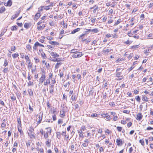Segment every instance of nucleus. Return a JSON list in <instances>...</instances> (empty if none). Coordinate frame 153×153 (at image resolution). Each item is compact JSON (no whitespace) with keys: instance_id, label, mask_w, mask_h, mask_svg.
<instances>
[{"instance_id":"1","label":"nucleus","mask_w":153,"mask_h":153,"mask_svg":"<svg viewBox=\"0 0 153 153\" xmlns=\"http://www.w3.org/2000/svg\"><path fill=\"white\" fill-rule=\"evenodd\" d=\"M67 107H64L61 110L60 114V117H63L65 116V113L66 112Z\"/></svg>"},{"instance_id":"2","label":"nucleus","mask_w":153,"mask_h":153,"mask_svg":"<svg viewBox=\"0 0 153 153\" xmlns=\"http://www.w3.org/2000/svg\"><path fill=\"white\" fill-rule=\"evenodd\" d=\"M83 54H82V53L80 52H78L74 54L72 56L73 58H78L81 57L82 56Z\"/></svg>"},{"instance_id":"3","label":"nucleus","mask_w":153,"mask_h":153,"mask_svg":"<svg viewBox=\"0 0 153 153\" xmlns=\"http://www.w3.org/2000/svg\"><path fill=\"white\" fill-rule=\"evenodd\" d=\"M45 74L43 73L42 74L41 77L39 79V82L41 83H42L44 80L45 79Z\"/></svg>"},{"instance_id":"4","label":"nucleus","mask_w":153,"mask_h":153,"mask_svg":"<svg viewBox=\"0 0 153 153\" xmlns=\"http://www.w3.org/2000/svg\"><path fill=\"white\" fill-rule=\"evenodd\" d=\"M143 117V115L141 113H139L137 115L136 119L138 120H140Z\"/></svg>"},{"instance_id":"5","label":"nucleus","mask_w":153,"mask_h":153,"mask_svg":"<svg viewBox=\"0 0 153 153\" xmlns=\"http://www.w3.org/2000/svg\"><path fill=\"white\" fill-rule=\"evenodd\" d=\"M42 114H43V113H41V112H40L39 115V121L37 122V123L39 124L42 119Z\"/></svg>"},{"instance_id":"6","label":"nucleus","mask_w":153,"mask_h":153,"mask_svg":"<svg viewBox=\"0 0 153 153\" xmlns=\"http://www.w3.org/2000/svg\"><path fill=\"white\" fill-rule=\"evenodd\" d=\"M61 134L64 137L65 139H68L69 138L68 135H67L66 134V131H62V132Z\"/></svg>"},{"instance_id":"7","label":"nucleus","mask_w":153,"mask_h":153,"mask_svg":"<svg viewBox=\"0 0 153 153\" xmlns=\"http://www.w3.org/2000/svg\"><path fill=\"white\" fill-rule=\"evenodd\" d=\"M53 3H51L50 5L48 6H42L43 9L46 10H49L50 8H49L50 7H53Z\"/></svg>"},{"instance_id":"8","label":"nucleus","mask_w":153,"mask_h":153,"mask_svg":"<svg viewBox=\"0 0 153 153\" xmlns=\"http://www.w3.org/2000/svg\"><path fill=\"white\" fill-rule=\"evenodd\" d=\"M41 15L40 13H37L35 15L34 20H37L40 16Z\"/></svg>"},{"instance_id":"9","label":"nucleus","mask_w":153,"mask_h":153,"mask_svg":"<svg viewBox=\"0 0 153 153\" xmlns=\"http://www.w3.org/2000/svg\"><path fill=\"white\" fill-rule=\"evenodd\" d=\"M49 43L50 44L52 45H59V43L55 41H49Z\"/></svg>"},{"instance_id":"10","label":"nucleus","mask_w":153,"mask_h":153,"mask_svg":"<svg viewBox=\"0 0 153 153\" xmlns=\"http://www.w3.org/2000/svg\"><path fill=\"white\" fill-rule=\"evenodd\" d=\"M50 53L51 56L54 57H58L59 56V55H58L56 53H54L53 52H51Z\"/></svg>"},{"instance_id":"11","label":"nucleus","mask_w":153,"mask_h":153,"mask_svg":"<svg viewBox=\"0 0 153 153\" xmlns=\"http://www.w3.org/2000/svg\"><path fill=\"white\" fill-rule=\"evenodd\" d=\"M12 4V1L11 0H9L7 2L6 4H5V6H10Z\"/></svg>"},{"instance_id":"12","label":"nucleus","mask_w":153,"mask_h":153,"mask_svg":"<svg viewBox=\"0 0 153 153\" xmlns=\"http://www.w3.org/2000/svg\"><path fill=\"white\" fill-rule=\"evenodd\" d=\"M116 142L118 146L121 145L122 144V141L119 139H117Z\"/></svg>"},{"instance_id":"13","label":"nucleus","mask_w":153,"mask_h":153,"mask_svg":"<svg viewBox=\"0 0 153 153\" xmlns=\"http://www.w3.org/2000/svg\"><path fill=\"white\" fill-rule=\"evenodd\" d=\"M45 27V25H43L42 26H38L37 27V29L38 30H40L43 29Z\"/></svg>"},{"instance_id":"14","label":"nucleus","mask_w":153,"mask_h":153,"mask_svg":"<svg viewBox=\"0 0 153 153\" xmlns=\"http://www.w3.org/2000/svg\"><path fill=\"white\" fill-rule=\"evenodd\" d=\"M5 120L4 119L3 120V123L1 124V127L2 128H4L6 126V124L5 122Z\"/></svg>"},{"instance_id":"15","label":"nucleus","mask_w":153,"mask_h":153,"mask_svg":"<svg viewBox=\"0 0 153 153\" xmlns=\"http://www.w3.org/2000/svg\"><path fill=\"white\" fill-rule=\"evenodd\" d=\"M51 140H49V139H48L47 140H46L45 142V143L48 146H50V143H51Z\"/></svg>"},{"instance_id":"16","label":"nucleus","mask_w":153,"mask_h":153,"mask_svg":"<svg viewBox=\"0 0 153 153\" xmlns=\"http://www.w3.org/2000/svg\"><path fill=\"white\" fill-rule=\"evenodd\" d=\"M122 21L121 20V19H118L117 21L116 22L114 26H116L117 25H118V24H120L121 22Z\"/></svg>"},{"instance_id":"17","label":"nucleus","mask_w":153,"mask_h":153,"mask_svg":"<svg viewBox=\"0 0 153 153\" xmlns=\"http://www.w3.org/2000/svg\"><path fill=\"white\" fill-rule=\"evenodd\" d=\"M80 30V28H77L76 29H74V30L71 32V33L72 34H74L75 33H76L79 31Z\"/></svg>"},{"instance_id":"18","label":"nucleus","mask_w":153,"mask_h":153,"mask_svg":"<svg viewBox=\"0 0 153 153\" xmlns=\"http://www.w3.org/2000/svg\"><path fill=\"white\" fill-rule=\"evenodd\" d=\"M86 35L85 34H82L79 37V39H81L82 41V42H84V41L86 39H83V37Z\"/></svg>"},{"instance_id":"19","label":"nucleus","mask_w":153,"mask_h":153,"mask_svg":"<svg viewBox=\"0 0 153 153\" xmlns=\"http://www.w3.org/2000/svg\"><path fill=\"white\" fill-rule=\"evenodd\" d=\"M148 98L146 97L145 96L143 95L142 96V100L143 101L145 102H147L148 101Z\"/></svg>"},{"instance_id":"20","label":"nucleus","mask_w":153,"mask_h":153,"mask_svg":"<svg viewBox=\"0 0 153 153\" xmlns=\"http://www.w3.org/2000/svg\"><path fill=\"white\" fill-rule=\"evenodd\" d=\"M18 28V27L16 25H14L11 28V29L12 30H17Z\"/></svg>"},{"instance_id":"21","label":"nucleus","mask_w":153,"mask_h":153,"mask_svg":"<svg viewBox=\"0 0 153 153\" xmlns=\"http://www.w3.org/2000/svg\"><path fill=\"white\" fill-rule=\"evenodd\" d=\"M5 10V8L4 6L0 8V13H2Z\"/></svg>"},{"instance_id":"22","label":"nucleus","mask_w":153,"mask_h":153,"mask_svg":"<svg viewBox=\"0 0 153 153\" xmlns=\"http://www.w3.org/2000/svg\"><path fill=\"white\" fill-rule=\"evenodd\" d=\"M61 134L60 132H56V137L58 139H60L61 137Z\"/></svg>"},{"instance_id":"23","label":"nucleus","mask_w":153,"mask_h":153,"mask_svg":"<svg viewBox=\"0 0 153 153\" xmlns=\"http://www.w3.org/2000/svg\"><path fill=\"white\" fill-rule=\"evenodd\" d=\"M62 64V63L61 62H59V63H57L55 66V68L56 69H57L58 68L59 66L61 65Z\"/></svg>"},{"instance_id":"24","label":"nucleus","mask_w":153,"mask_h":153,"mask_svg":"<svg viewBox=\"0 0 153 153\" xmlns=\"http://www.w3.org/2000/svg\"><path fill=\"white\" fill-rule=\"evenodd\" d=\"M20 10H18L16 12V13H15V14L13 15V16L15 17L16 18L19 15L20 13Z\"/></svg>"},{"instance_id":"25","label":"nucleus","mask_w":153,"mask_h":153,"mask_svg":"<svg viewBox=\"0 0 153 153\" xmlns=\"http://www.w3.org/2000/svg\"><path fill=\"white\" fill-rule=\"evenodd\" d=\"M7 30V29H4L3 30V31L1 32V34H0V37L4 35V33L6 32Z\"/></svg>"},{"instance_id":"26","label":"nucleus","mask_w":153,"mask_h":153,"mask_svg":"<svg viewBox=\"0 0 153 153\" xmlns=\"http://www.w3.org/2000/svg\"><path fill=\"white\" fill-rule=\"evenodd\" d=\"M12 57L14 59H15L18 57L19 56L18 54L15 53L14 54H13L12 55Z\"/></svg>"},{"instance_id":"27","label":"nucleus","mask_w":153,"mask_h":153,"mask_svg":"<svg viewBox=\"0 0 153 153\" xmlns=\"http://www.w3.org/2000/svg\"><path fill=\"white\" fill-rule=\"evenodd\" d=\"M44 137L45 139L48 138V132H44Z\"/></svg>"},{"instance_id":"28","label":"nucleus","mask_w":153,"mask_h":153,"mask_svg":"<svg viewBox=\"0 0 153 153\" xmlns=\"http://www.w3.org/2000/svg\"><path fill=\"white\" fill-rule=\"evenodd\" d=\"M28 93L30 96H32L33 95V93L32 89H30L28 90Z\"/></svg>"},{"instance_id":"29","label":"nucleus","mask_w":153,"mask_h":153,"mask_svg":"<svg viewBox=\"0 0 153 153\" xmlns=\"http://www.w3.org/2000/svg\"><path fill=\"white\" fill-rule=\"evenodd\" d=\"M78 52V51L76 49H73L71 51V53H74V54H75Z\"/></svg>"},{"instance_id":"30","label":"nucleus","mask_w":153,"mask_h":153,"mask_svg":"<svg viewBox=\"0 0 153 153\" xmlns=\"http://www.w3.org/2000/svg\"><path fill=\"white\" fill-rule=\"evenodd\" d=\"M50 83V81L49 79H47L46 81L44 83V85H46L47 84H49Z\"/></svg>"},{"instance_id":"31","label":"nucleus","mask_w":153,"mask_h":153,"mask_svg":"<svg viewBox=\"0 0 153 153\" xmlns=\"http://www.w3.org/2000/svg\"><path fill=\"white\" fill-rule=\"evenodd\" d=\"M26 48L28 51H30L32 49L31 46L28 44L26 45Z\"/></svg>"},{"instance_id":"32","label":"nucleus","mask_w":153,"mask_h":153,"mask_svg":"<svg viewBox=\"0 0 153 153\" xmlns=\"http://www.w3.org/2000/svg\"><path fill=\"white\" fill-rule=\"evenodd\" d=\"M99 31L98 29L97 28L92 29L91 32H93L94 33H97Z\"/></svg>"},{"instance_id":"33","label":"nucleus","mask_w":153,"mask_h":153,"mask_svg":"<svg viewBox=\"0 0 153 153\" xmlns=\"http://www.w3.org/2000/svg\"><path fill=\"white\" fill-rule=\"evenodd\" d=\"M117 77V78L116 79L117 80H120L123 78V76H120Z\"/></svg>"},{"instance_id":"34","label":"nucleus","mask_w":153,"mask_h":153,"mask_svg":"<svg viewBox=\"0 0 153 153\" xmlns=\"http://www.w3.org/2000/svg\"><path fill=\"white\" fill-rule=\"evenodd\" d=\"M122 74L121 72H116V77H118L120 76H121V74Z\"/></svg>"},{"instance_id":"35","label":"nucleus","mask_w":153,"mask_h":153,"mask_svg":"<svg viewBox=\"0 0 153 153\" xmlns=\"http://www.w3.org/2000/svg\"><path fill=\"white\" fill-rule=\"evenodd\" d=\"M34 85L33 82L31 81H29L28 82V86H33Z\"/></svg>"},{"instance_id":"36","label":"nucleus","mask_w":153,"mask_h":153,"mask_svg":"<svg viewBox=\"0 0 153 153\" xmlns=\"http://www.w3.org/2000/svg\"><path fill=\"white\" fill-rule=\"evenodd\" d=\"M8 65V62H7V59H5L4 60L3 65L5 67L6 66H7Z\"/></svg>"},{"instance_id":"37","label":"nucleus","mask_w":153,"mask_h":153,"mask_svg":"<svg viewBox=\"0 0 153 153\" xmlns=\"http://www.w3.org/2000/svg\"><path fill=\"white\" fill-rule=\"evenodd\" d=\"M111 50L109 49H108L106 50H104L103 51V52L105 53H108L111 51Z\"/></svg>"},{"instance_id":"38","label":"nucleus","mask_w":153,"mask_h":153,"mask_svg":"<svg viewBox=\"0 0 153 153\" xmlns=\"http://www.w3.org/2000/svg\"><path fill=\"white\" fill-rule=\"evenodd\" d=\"M24 27L25 28L27 29L29 27V24L27 23H25L24 25Z\"/></svg>"},{"instance_id":"39","label":"nucleus","mask_w":153,"mask_h":153,"mask_svg":"<svg viewBox=\"0 0 153 153\" xmlns=\"http://www.w3.org/2000/svg\"><path fill=\"white\" fill-rule=\"evenodd\" d=\"M139 142L141 143L142 146H144V141L143 139L140 140H139Z\"/></svg>"},{"instance_id":"40","label":"nucleus","mask_w":153,"mask_h":153,"mask_svg":"<svg viewBox=\"0 0 153 153\" xmlns=\"http://www.w3.org/2000/svg\"><path fill=\"white\" fill-rule=\"evenodd\" d=\"M135 99H136V100L138 101V102H140V97H139V96H137L136 97H135Z\"/></svg>"},{"instance_id":"41","label":"nucleus","mask_w":153,"mask_h":153,"mask_svg":"<svg viewBox=\"0 0 153 153\" xmlns=\"http://www.w3.org/2000/svg\"><path fill=\"white\" fill-rule=\"evenodd\" d=\"M106 119L108 120H110L111 119V117L110 116L108 115H108H106Z\"/></svg>"},{"instance_id":"42","label":"nucleus","mask_w":153,"mask_h":153,"mask_svg":"<svg viewBox=\"0 0 153 153\" xmlns=\"http://www.w3.org/2000/svg\"><path fill=\"white\" fill-rule=\"evenodd\" d=\"M18 130L19 131L20 133L21 134H23V131H22L21 128H18Z\"/></svg>"},{"instance_id":"43","label":"nucleus","mask_w":153,"mask_h":153,"mask_svg":"<svg viewBox=\"0 0 153 153\" xmlns=\"http://www.w3.org/2000/svg\"><path fill=\"white\" fill-rule=\"evenodd\" d=\"M28 135L30 136V138H32L33 137H34V135L32 134V133H28Z\"/></svg>"},{"instance_id":"44","label":"nucleus","mask_w":153,"mask_h":153,"mask_svg":"<svg viewBox=\"0 0 153 153\" xmlns=\"http://www.w3.org/2000/svg\"><path fill=\"white\" fill-rule=\"evenodd\" d=\"M59 76H60V77L61 78L63 76V75H64L62 71H61L60 70H59Z\"/></svg>"},{"instance_id":"45","label":"nucleus","mask_w":153,"mask_h":153,"mask_svg":"<svg viewBox=\"0 0 153 153\" xmlns=\"http://www.w3.org/2000/svg\"><path fill=\"white\" fill-rule=\"evenodd\" d=\"M36 45H37V46H40L43 47L44 46V45H42L41 44H40L38 42H36Z\"/></svg>"},{"instance_id":"46","label":"nucleus","mask_w":153,"mask_h":153,"mask_svg":"<svg viewBox=\"0 0 153 153\" xmlns=\"http://www.w3.org/2000/svg\"><path fill=\"white\" fill-rule=\"evenodd\" d=\"M113 10L112 9L108 11V15H109L113 13Z\"/></svg>"},{"instance_id":"47","label":"nucleus","mask_w":153,"mask_h":153,"mask_svg":"<svg viewBox=\"0 0 153 153\" xmlns=\"http://www.w3.org/2000/svg\"><path fill=\"white\" fill-rule=\"evenodd\" d=\"M139 46L138 45L133 46L131 48L133 49H136L139 47Z\"/></svg>"},{"instance_id":"48","label":"nucleus","mask_w":153,"mask_h":153,"mask_svg":"<svg viewBox=\"0 0 153 153\" xmlns=\"http://www.w3.org/2000/svg\"><path fill=\"white\" fill-rule=\"evenodd\" d=\"M97 114L96 113H94V114H91V117H97Z\"/></svg>"},{"instance_id":"49","label":"nucleus","mask_w":153,"mask_h":153,"mask_svg":"<svg viewBox=\"0 0 153 153\" xmlns=\"http://www.w3.org/2000/svg\"><path fill=\"white\" fill-rule=\"evenodd\" d=\"M3 72L4 73H6L8 71V70L7 69V68H4V70L3 71Z\"/></svg>"},{"instance_id":"50","label":"nucleus","mask_w":153,"mask_h":153,"mask_svg":"<svg viewBox=\"0 0 153 153\" xmlns=\"http://www.w3.org/2000/svg\"><path fill=\"white\" fill-rule=\"evenodd\" d=\"M130 111L128 110H124L123 111V112L125 113L128 114L129 113Z\"/></svg>"},{"instance_id":"51","label":"nucleus","mask_w":153,"mask_h":153,"mask_svg":"<svg viewBox=\"0 0 153 153\" xmlns=\"http://www.w3.org/2000/svg\"><path fill=\"white\" fill-rule=\"evenodd\" d=\"M52 61H53L54 62H59V60H58V59L57 58H54L53 59H52L51 60Z\"/></svg>"},{"instance_id":"52","label":"nucleus","mask_w":153,"mask_h":153,"mask_svg":"<svg viewBox=\"0 0 153 153\" xmlns=\"http://www.w3.org/2000/svg\"><path fill=\"white\" fill-rule=\"evenodd\" d=\"M11 99L12 101H15L16 100V98L15 96L13 95L11 97Z\"/></svg>"},{"instance_id":"53","label":"nucleus","mask_w":153,"mask_h":153,"mask_svg":"<svg viewBox=\"0 0 153 153\" xmlns=\"http://www.w3.org/2000/svg\"><path fill=\"white\" fill-rule=\"evenodd\" d=\"M91 20L92 23H94L95 22L96 19L94 18H91Z\"/></svg>"},{"instance_id":"54","label":"nucleus","mask_w":153,"mask_h":153,"mask_svg":"<svg viewBox=\"0 0 153 153\" xmlns=\"http://www.w3.org/2000/svg\"><path fill=\"white\" fill-rule=\"evenodd\" d=\"M112 36H113V35L112 34H109V33H108V34H107L106 35V36L108 38H110V37H111Z\"/></svg>"},{"instance_id":"55","label":"nucleus","mask_w":153,"mask_h":153,"mask_svg":"<svg viewBox=\"0 0 153 153\" xmlns=\"http://www.w3.org/2000/svg\"><path fill=\"white\" fill-rule=\"evenodd\" d=\"M30 129L29 130V131L30 132V133H32L34 131V129L32 127H30Z\"/></svg>"},{"instance_id":"56","label":"nucleus","mask_w":153,"mask_h":153,"mask_svg":"<svg viewBox=\"0 0 153 153\" xmlns=\"http://www.w3.org/2000/svg\"><path fill=\"white\" fill-rule=\"evenodd\" d=\"M38 11L39 12H40L42 11L43 10V8L42 7V6H41L40 7H39L38 9Z\"/></svg>"},{"instance_id":"57","label":"nucleus","mask_w":153,"mask_h":153,"mask_svg":"<svg viewBox=\"0 0 153 153\" xmlns=\"http://www.w3.org/2000/svg\"><path fill=\"white\" fill-rule=\"evenodd\" d=\"M37 46V45L35 43L34 45V46L33 47V49L35 50H37V48H36Z\"/></svg>"},{"instance_id":"58","label":"nucleus","mask_w":153,"mask_h":153,"mask_svg":"<svg viewBox=\"0 0 153 153\" xmlns=\"http://www.w3.org/2000/svg\"><path fill=\"white\" fill-rule=\"evenodd\" d=\"M0 104L3 106H4V102L1 100H0Z\"/></svg>"},{"instance_id":"59","label":"nucleus","mask_w":153,"mask_h":153,"mask_svg":"<svg viewBox=\"0 0 153 153\" xmlns=\"http://www.w3.org/2000/svg\"><path fill=\"white\" fill-rule=\"evenodd\" d=\"M11 51H14L16 50V48L15 46H13L11 48Z\"/></svg>"},{"instance_id":"60","label":"nucleus","mask_w":153,"mask_h":153,"mask_svg":"<svg viewBox=\"0 0 153 153\" xmlns=\"http://www.w3.org/2000/svg\"><path fill=\"white\" fill-rule=\"evenodd\" d=\"M76 95H72L71 97V99L73 101H74V100H76V98H75Z\"/></svg>"},{"instance_id":"61","label":"nucleus","mask_w":153,"mask_h":153,"mask_svg":"<svg viewBox=\"0 0 153 153\" xmlns=\"http://www.w3.org/2000/svg\"><path fill=\"white\" fill-rule=\"evenodd\" d=\"M74 147H75V146H74V144H71V146H70L71 150H74Z\"/></svg>"},{"instance_id":"62","label":"nucleus","mask_w":153,"mask_h":153,"mask_svg":"<svg viewBox=\"0 0 153 153\" xmlns=\"http://www.w3.org/2000/svg\"><path fill=\"white\" fill-rule=\"evenodd\" d=\"M53 121H55L56 120V118L55 114H54L52 116Z\"/></svg>"},{"instance_id":"63","label":"nucleus","mask_w":153,"mask_h":153,"mask_svg":"<svg viewBox=\"0 0 153 153\" xmlns=\"http://www.w3.org/2000/svg\"><path fill=\"white\" fill-rule=\"evenodd\" d=\"M41 56L43 58H46V55L44 53H41Z\"/></svg>"},{"instance_id":"64","label":"nucleus","mask_w":153,"mask_h":153,"mask_svg":"<svg viewBox=\"0 0 153 153\" xmlns=\"http://www.w3.org/2000/svg\"><path fill=\"white\" fill-rule=\"evenodd\" d=\"M117 129L119 131H120L122 130V127L118 126L117 127Z\"/></svg>"}]
</instances>
